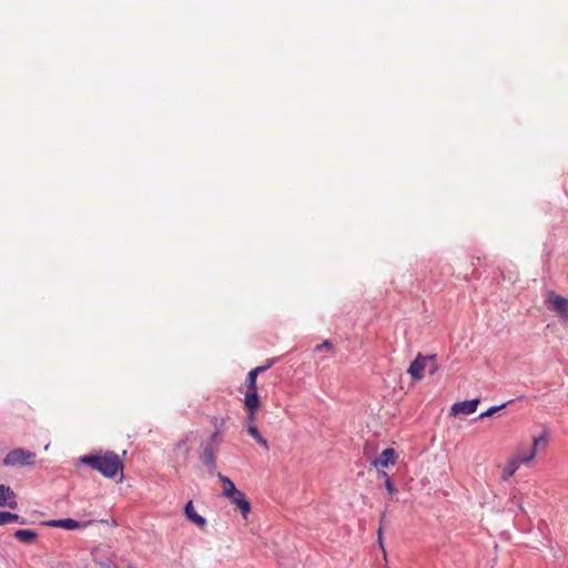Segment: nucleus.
Returning <instances> with one entry per match:
<instances>
[{"mask_svg": "<svg viewBox=\"0 0 568 568\" xmlns=\"http://www.w3.org/2000/svg\"><path fill=\"white\" fill-rule=\"evenodd\" d=\"M436 355L424 356L418 354L416 358L410 363L407 373L414 381H420L424 377V371L428 361H434Z\"/></svg>", "mask_w": 568, "mask_h": 568, "instance_id": "obj_4", "label": "nucleus"}, {"mask_svg": "<svg viewBox=\"0 0 568 568\" xmlns=\"http://www.w3.org/2000/svg\"><path fill=\"white\" fill-rule=\"evenodd\" d=\"M80 462L90 466L106 478H114L119 471L121 477H123V460L114 452L99 450L94 454L81 456Z\"/></svg>", "mask_w": 568, "mask_h": 568, "instance_id": "obj_1", "label": "nucleus"}, {"mask_svg": "<svg viewBox=\"0 0 568 568\" xmlns=\"http://www.w3.org/2000/svg\"><path fill=\"white\" fill-rule=\"evenodd\" d=\"M385 511L382 514L381 516V521H379V528H378V531H377V535H378V544L383 550V552L385 554V549H384V546H383V525L385 523Z\"/></svg>", "mask_w": 568, "mask_h": 568, "instance_id": "obj_21", "label": "nucleus"}, {"mask_svg": "<svg viewBox=\"0 0 568 568\" xmlns=\"http://www.w3.org/2000/svg\"><path fill=\"white\" fill-rule=\"evenodd\" d=\"M547 302L551 304L552 311L557 313V315L564 320L568 321V298L561 295L556 294L550 291L547 294Z\"/></svg>", "mask_w": 568, "mask_h": 568, "instance_id": "obj_3", "label": "nucleus"}, {"mask_svg": "<svg viewBox=\"0 0 568 568\" xmlns=\"http://www.w3.org/2000/svg\"><path fill=\"white\" fill-rule=\"evenodd\" d=\"M184 514H185L186 518L190 521H192L193 524H195L197 527L203 528L206 525V520L196 513L192 500H190L185 505Z\"/></svg>", "mask_w": 568, "mask_h": 568, "instance_id": "obj_14", "label": "nucleus"}, {"mask_svg": "<svg viewBox=\"0 0 568 568\" xmlns=\"http://www.w3.org/2000/svg\"><path fill=\"white\" fill-rule=\"evenodd\" d=\"M36 454L23 448H14L10 450L3 459L6 466H28L33 465Z\"/></svg>", "mask_w": 568, "mask_h": 568, "instance_id": "obj_2", "label": "nucleus"}, {"mask_svg": "<svg viewBox=\"0 0 568 568\" xmlns=\"http://www.w3.org/2000/svg\"><path fill=\"white\" fill-rule=\"evenodd\" d=\"M274 361H270V363L265 366H257L253 369H251V372H254V374L257 376L258 374L263 373L264 371H266L268 367H271L273 365Z\"/></svg>", "mask_w": 568, "mask_h": 568, "instance_id": "obj_25", "label": "nucleus"}, {"mask_svg": "<svg viewBox=\"0 0 568 568\" xmlns=\"http://www.w3.org/2000/svg\"><path fill=\"white\" fill-rule=\"evenodd\" d=\"M0 506L16 509L18 507L16 493L6 485H0Z\"/></svg>", "mask_w": 568, "mask_h": 568, "instance_id": "obj_8", "label": "nucleus"}, {"mask_svg": "<svg viewBox=\"0 0 568 568\" xmlns=\"http://www.w3.org/2000/svg\"><path fill=\"white\" fill-rule=\"evenodd\" d=\"M435 372H436V367L430 368V374H432V375H433V374H435Z\"/></svg>", "mask_w": 568, "mask_h": 568, "instance_id": "obj_27", "label": "nucleus"}, {"mask_svg": "<svg viewBox=\"0 0 568 568\" xmlns=\"http://www.w3.org/2000/svg\"><path fill=\"white\" fill-rule=\"evenodd\" d=\"M9 523H20L26 524L24 519H22L19 515L12 514L9 511H0V526L7 525Z\"/></svg>", "mask_w": 568, "mask_h": 568, "instance_id": "obj_19", "label": "nucleus"}, {"mask_svg": "<svg viewBox=\"0 0 568 568\" xmlns=\"http://www.w3.org/2000/svg\"><path fill=\"white\" fill-rule=\"evenodd\" d=\"M479 404V399H470L455 403L450 408V414L456 416L459 414L469 415L476 412Z\"/></svg>", "mask_w": 568, "mask_h": 568, "instance_id": "obj_7", "label": "nucleus"}, {"mask_svg": "<svg viewBox=\"0 0 568 568\" xmlns=\"http://www.w3.org/2000/svg\"><path fill=\"white\" fill-rule=\"evenodd\" d=\"M233 505H235L242 514L244 519L247 518L251 513V503L246 499L245 494L241 490H236L234 495L226 497Z\"/></svg>", "mask_w": 568, "mask_h": 568, "instance_id": "obj_6", "label": "nucleus"}, {"mask_svg": "<svg viewBox=\"0 0 568 568\" xmlns=\"http://www.w3.org/2000/svg\"><path fill=\"white\" fill-rule=\"evenodd\" d=\"M224 424H225V418L219 419V418L214 417L215 430H214V433L211 436V440L212 442H215L217 436H220V434L222 433V428H223Z\"/></svg>", "mask_w": 568, "mask_h": 568, "instance_id": "obj_20", "label": "nucleus"}, {"mask_svg": "<svg viewBox=\"0 0 568 568\" xmlns=\"http://www.w3.org/2000/svg\"><path fill=\"white\" fill-rule=\"evenodd\" d=\"M49 527L62 528L67 530H74L81 527H85L88 523L81 524L72 518L52 519L45 523Z\"/></svg>", "mask_w": 568, "mask_h": 568, "instance_id": "obj_9", "label": "nucleus"}, {"mask_svg": "<svg viewBox=\"0 0 568 568\" xmlns=\"http://www.w3.org/2000/svg\"><path fill=\"white\" fill-rule=\"evenodd\" d=\"M245 384L246 390L244 394V399H260V395L257 393V376L254 374V372H248Z\"/></svg>", "mask_w": 568, "mask_h": 568, "instance_id": "obj_12", "label": "nucleus"}, {"mask_svg": "<svg viewBox=\"0 0 568 568\" xmlns=\"http://www.w3.org/2000/svg\"><path fill=\"white\" fill-rule=\"evenodd\" d=\"M215 453L216 447H214L213 444L202 445V462L211 471L216 468Z\"/></svg>", "mask_w": 568, "mask_h": 568, "instance_id": "obj_10", "label": "nucleus"}, {"mask_svg": "<svg viewBox=\"0 0 568 568\" xmlns=\"http://www.w3.org/2000/svg\"><path fill=\"white\" fill-rule=\"evenodd\" d=\"M520 465L510 456L503 467L501 479L504 481L508 480L515 475Z\"/></svg>", "mask_w": 568, "mask_h": 568, "instance_id": "obj_15", "label": "nucleus"}, {"mask_svg": "<svg viewBox=\"0 0 568 568\" xmlns=\"http://www.w3.org/2000/svg\"><path fill=\"white\" fill-rule=\"evenodd\" d=\"M244 408L247 413L246 423L247 425H255L257 412L261 406V399H243Z\"/></svg>", "mask_w": 568, "mask_h": 568, "instance_id": "obj_11", "label": "nucleus"}, {"mask_svg": "<svg viewBox=\"0 0 568 568\" xmlns=\"http://www.w3.org/2000/svg\"><path fill=\"white\" fill-rule=\"evenodd\" d=\"M505 407V404L500 405V406H493L490 408H488L486 412L481 413L478 418L479 419H483V418H486V417H490L493 416L497 410L501 409Z\"/></svg>", "mask_w": 568, "mask_h": 568, "instance_id": "obj_22", "label": "nucleus"}, {"mask_svg": "<svg viewBox=\"0 0 568 568\" xmlns=\"http://www.w3.org/2000/svg\"><path fill=\"white\" fill-rule=\"evenodd\" d=\"M383 477L386 478L385 480V487L386 489L390 493V494H394L397 491V489L395 488V486L393 485V483L390 481L389 479V476L387 475V473L383 471L382 473Z\"/></svg>", "mask_w": 568, "mask_h": 568, "instance_id": "obj_24", "label": "nucleus"}, {"mask_svg": "<svg viewBox=\"0 0 568 568\" xmlns=\"http://www.w3.org/2000/svg\"><path fill=\"white\" fill-rule=\"evenodd\" d=\"M13 536L16 539L24 544H32L38 538V534L31 529H19Z\"/></svg>", "mask_w": 568, "mask_h": 568, "instance_id": "obj_16", "label": "nucleus"}, {"mask_svg": "<svg viewBox=\"0 0 568 568\" xmlns=\"http://www.w3.org/2000/svg\"><path fill=\"white\" fill-rule=\"evenodd\" d=\"M396 462V453L393 448L384 449L381 455L373 462L375 467H388L389 465H394Z\"/></svg>", "mask_w": 568, "mask_h": 568, "instance_id": "obj_13", "label": "nucleus"}, {"mask_svg": "<svg viewBox=\"0 0 568 568\" xmlns=\"http://www.w3.org/2000/svg\"><path fill=\"white\" fill-rule=\"evenodd\" d=\"M247 433L267 452L270 449L267 440L260 434L255 425H247Z\"/></svg>", "mask_w": 568, "mask_h": 568, "instance_id": "obj_18", "label": "nucleus"}, {"mask_svg": "<svg viewBox=\"0 0 568 568\" xmlns=\"http://www.w3.org/2000/svg\"><path fill=\"white\" fill-rule=\"evenodd\" d=\"M542 444L544 446L547 445V439L545 436H535L532 438V444L530 445V447H535V452L537 453V447Z\"/></svg>", "mask_w": 568, "mask_h": 568, "instance_id": "obj_23", "label": "nucleus"}, {"mask_svg": "<svg viewBox=\"0 0 568 568\" xmlns=\"http://www.w3.org/2000/svg\"><path fill=\"white\" fill-rule=\"evenodd\" d=\"M511 457L519 464V465H527L530 462H532L536 457L535 447H530L528 444L520 443Z\"/></svg>", "mask_w": 568, "mask_h": 568, "instance_id": "obj_5", "label": "nucleus"}, {"mask_svg": "<svg viewBox=\"0 0 568 568\" xmlns=\"http://www.w3.org/2000/svg\"><path fill=\"white\" fill-rule=\"evenodd\" d=\"M217 478L223 484L222 495L224 497H230L231 495H234V493L237 490L234 483L227 476L221 473L217 474Z\"/></svg>", "mask_w": 568, "mask_h": 568, "instance_id": "obj_17", "label": "nucleus"}, {"mask_svg": "<svg viewBox=\"0 0 568 568\" xmlns=\"http://www.w3.org/2000/svg\"><path fill=\"white\" fill-rule=\"evenodd\" d=\"M322 348H325L327 351H333V344L329 341H324L322 344L316 346L315 351L318 352Z\"/></svg>", "mask_w": 568, "mask_h": 568, "instance_id": "obj_26", "label": "nucleus"}]
</instances>
